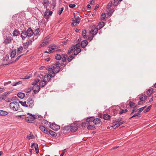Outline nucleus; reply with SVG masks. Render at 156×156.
Listing matches in <instances>:
<instances>
[{"mask_svg": "<svg viewBox=\"0 0 156 156\" xmlns=\"http://www.w3.org/2000/svg\"><path fill=\"white\" fill-rule=\"evenodd\" d=\"M81 51V50L80 48H77L76 49L74 52V55H77L79 53H80Z\"/></svg>", "mask_w": 156, "mask_h": 156, "instance_id": "obj_28", "label": "nucleus"}, {"mask_svg": "<svg viewBox=\"0 0 156 156\" xmlns=\"http://www.w3.org/2000/svg\"><path fill=\"white\" fill-rule=\"evenodd\" d=\"M49 74H47L45 75L44 77H43V80L45 81L48 82L51 81V78L49 77Z\"/></svg>", "mask_w": 156, "mask_h": 156, "instance_id": "obj_15", "label": "nucleus"}, {"mask_svg": "<svg viewBox=\"0 0 156 156\" xmlns=\"http://www.w3.org/2000/svg\"><path fill=\"white\" fill-rule=\"evenodd\" d=\"M23 47L22 46H20L17 49V55H19L22 53V51L23 50Z\"/></svg>", "mask_w": 156, "mask_h": 156, "instance_id": "obj_23", "label": "nucleus"}, {"mask_svg": "<svg viewBox=\"0 0 156 156\" xmlns=\"http://www.w3.org/2000/svg\"><path fill=\"white\" fill-rule=\"evenodd\" d=\"M105 25V23L102 21L100 22L97 26V28L98 30H99L102 28Z\"/></svg>", "mask_w": 156, "mask_h": 156, "instance_id": "obj_13", "label": "nucleus"}, {"mask_svg": "<svg viewBox=\"0 0 156 156\" xmlns=\"http://www.w3.org/2000/svg\"><path fill=\"white\" fill-rule=\"evenodd\" d=\"M48 43V41H47L45 42H43L41 44V46H43L46 45Z\"/></svg>", "mask_w": 156, "mask_h": 156, "instance_id": "obj_63", "label": "nucleus"}, {"mask_svg": "<svg viewBox=\"0 0 156 156\" xmlns=\"http://www.w3.org/2000/svg\"><path fill=\"white\" fill-rule=\"evenodd\" d=\"M87 32L86 30H82V35L84 38H87Z\"/></svg>", "mask_w": 156, "mask_h": 156, "instance_id": "obj_39", "label": "nucleus"}, {"mask_svg": "<svg viewBox=\"0 0 156 156\" xmlns=\"http://www.w3.org/2000/svg\"><path fill=\"white\" fill-rule=\"evenodd\" d=\"M88 44V42L87 40H83L81 43V45L82 48H84Z\"/></svg>", "mask_w": 156, "mask_h": 156, "instance_id": "obj_19", "label": "nucleus"}, {"mask_svg": "<svg viewBox=\"0 0 156 156\" xmlns=\"http://www.w3.org/2000/svg\"><path fill=\"white\" fill-rule=\"evenodd\" d=\"M32 74H29L27 76H25L24 78H22L23 80H27L29 79L30 78L32 77Z\"/></svg>", "mask_w": 156, "mask_h": 156, "instance_id": "obj_45", "label": "nucleus"}, {"mask_svg": "<svg viewBox=\"0 0 156 156\" xmlns=\"http://www.w3.org/2000/svg\"><path fill=\"white\" fill-rule=\"evenodd\" d=\"M72 20L74 22V23H76V25H77L79 23L81 19L79 18V17H78V18H76V19L75 20L73 18Z\"/></svg>", "mask_w": 156, "mask_h": 156, "instance_id": "obj_27", "label": "nucleus"}, {"mask_svg": "<svg viewBox=\"0 0 156 156\" xmlns=\"http://www.w3.org/2000/svg\"><path fill=\"white\" fill-rule=\"evenodd\" d=\"M54 67L53 66H48L47 68H46V69L47 70L49 71L50 69H53V68Z\"/></svg>", "mask_w": 156, "mask_h": 156, "instance_id": "obj_54", "label": "nucleus"}, {"mask_svg": "<svg viewBox=\"0 0 156 156\" xmlns=\"http://www.w3.org/2000/svg\"><path fill=\"white\" fill-rule=\"evenodd\" d=\"M75 57L73 56L72 55H70L67 59V60L69 62H70Z\"/></svg>", "mask_w": 156, "mask_h": 156, "instance_id": "obj_43", "label": "nucleus"}, {"mask_svg": "<svg viewBox=\"0 0 156 156\" xmlns=\"http://www.w3.org/2000/svg\"><path fill=\"white\" fill-rule=\"evenodd\" d=\"M152 107V105H150L147 107L144 111V113H146L149 112L151 109V107Z\"/></svg>", "mask_w": 156, "mask_h": 156, "instance_id": "obj_42", "label": "nucleus"}, {"mask_svg": "<svg viewBox=\"0 0 156 156\" xmlns=\"http://www.w3.org/2000/svg\"><path fill=\"white\" fill-rule=\"evenodd\" d=\"M56 0H53L51 5L53 6L52 8L54 9L56 6Z\"/></svg>", "mask_w": 156, "mask_h": 156, "instance_id": "obj_57", "label": "nucleus"}, {"mask_svg": "<svg viewBox=\"0 0 156 156\" xmlns=\"http://www.w3.org/2000/svg\"><path fill=\"white\" fill-rule=\"evenodd\" d=\"M154 90L153 88H151L148 90L147 91V95L150 96L153 93Z\"/></svg>", "mask_w": 156, "mask_h": 156, "instance_id": "obj_30", "label": "nucleus"}, {"mask_svg": "<svg viewBox=\"0 0 156 156\" xmlns=\"http://www.w3.org/2000/svg\"><path fill=\"white\" fill-rule=\"evenodd\" d=\"M47 81H45L43 80H41L40 82L39 86L41 87H44L47 84Z\"/></svg>", "mask_w": 156, "mask_h": 156, "instance_id": "obj_20", "label": "nucleus"}, {"mask_svg": "<svg viewBox=\"0 0 156 156\" xmlns=\"http://www.w3.org/2000/svg\"><path fill=\"white\" fill-rule=\"evenodd\" d=\"M114 12V9H111V10H109L108 12V15L109 16H111Z\"/></svg>", "mask_w": 156, "mask_h": 156, "instance_id": "obj_48", "label": "nucleus"}, {"mask_svg": "<svg viewBox=\"0 0 156 156\" xmlns=\"http://www.w3.org/2000/svg\"><path fill=\"white\" fill-rule=\"evenodd\" d=\"M119 3V0H114L113 2H112V5H113L116 6Z\"/></svg>", "mask_w": 156, "mask_h": 156, "instance_id": "obj_44", "label": "nucleus"}, {"mask_svg": "<svg viewBox=\"0 0 156 156\" xmlns=\"http://www.w3.org/2000/svg\"><path fill=\"white\" fill-rule=\"evenodd\" d=\"M16 53V49H13L12 52L10 53V56L12 58L15 57Z\"/></svg>", "mask_w": 156, "mask_h": 156, "instance_id": "obj_17", "label": "nucleus"}, {"mask_svg": "<svg viewBox=\"0 0 156 156\" xmlns=\"http://www.w3.org/2000/svg\"><path fill=\"white\" fill-rule=\"evenodd\" d=\"M20 56L19 55V56H18L17 58H16V59L14 60V61H12V62H9L7 64H5V65H9L10 64H12V63H14V62H16V61H17L20 58Z\"/></svg>", "mask_w": 156, "mask_h": 156, "instance_id": "obj_40", "label": "nucleus"}, {"mask_svg": "<svg viewBox=\"0 0 156 156\" xmlns=\"http://www.w3.org/2000/svg\"><path fill=\"white\" fill-rule=\"evenodd\" d=\"M34 85L32 90L35 94H37L40 90V86L37 84L33 85Z\"/></svg>", "mask_w": 156, "mask_h": 156, "instance_id": "obj_4", "label": "nucleus"}, {"mask_svg": "<svg viewBox=\"0 0 156 156\" xmlns=\"http://www.w3.org/2000/svg\"><path fill=\"white\" fill-rule=\"evenodd\" d=\"M112 2L110 1L109 3L108 4L107 7V9H109L110 7H111L112 5Z\"/></svg>", "mask_w": 156, "mask_h": 156, "instance_id": "obj_61", "label": "nucleus"}, {"mask_svg": "<svg viewBox=\"0 0 156 156\" xmlns=\"http://www.w3.org/2000/svg\"><path fill=\"white\" fill-rule=\"evenodd\" d=\"M75 45H73L71 47L69 48V50L67 54L68 55H70V54L71 52L73 51L74 50H75Z\"/></svg>", "mask_w": 156, "mask_h": 156, "instance_id": "obj_22", "label": "nucleus"}, {"mask_svg": "<svg viewBox=\"0 0 156 156\" xmlns=\"http://www.w3.org/2000/svg\"><path fill=\"white\" fill-rule=\"evenodd\" d=\"M49 2L48 0H44L43 4L44 8H47V7L49 5Z\"/></svg>", "mask_w": 156, "mask_h": 156, "instance_id": "obj_21", "label": "nucleus"}, {"mask_svg": "<svg viewBox=\"0 0 156 156\" xmlns=\"http://www.w3.org/2000/svg\"><path fill=\"white\" fill-rule=\"evenodd\" d=\"M41 122L42 124H44V126L45 124H48V123L49 122L48 121L44 119H43Z\"/></svg>", "mask_w": 156, "mask_h": 156, "instance_id": "obj_51", "label": "nucleus"}, {"mask_svg": "<svg viewBox=\"0 0 156 156\" xmlns=\"http://www.w3.org/2000/svg\"><path fill=\"white\" fill-rule=\"evenodd\" d=\"M28 107L32 108L34 105V101L32 98H30L27 101Z\"/></svg>", "mask_w": 156, "mask_h": 156, "instance_id": "obj_5", "label": "nucleus"}, {"mask_svg": "<svg viewBox=\"0 0 156 156\" xmlns=\"http://www.w3.org/2000/svg\"><path fill=\"white\" fill-rule=\"evenodd\" d=\"M26 32L27 37H30L34 34L33 30L31 28H29L27 30H26Z\"/></svg>", "mask_w": 156, "mask_h": 156, "instance_id": "obj_6", "label": "nucleus"}, {"mask_svg": "<svg viewBox=\"0 0 156 156\" xmlns=\"http://www.w3.org/2000/svg\"><path fill=\"white\" fill-rule=\"evenodd\" d=\"M101 17L100 19V20H104L105 18L106 15H105L104 13H103L101 15Z\"/></svg>", "mask_w": 156, "mask_h": 156, "instance_id": "obj_52", "label": "nucleus"}, {"mask_svg": "<svg viewBox=\"0 0 156 156\" xmlns=\"http://www.w3.org/2000/svg\"><path fill=\"white\" fill-rule=\"evenodd\" d=\"M23 48L24 49L27 48L29 46L27 44V43L26 42L23 43Z\"/></svg>", "mask_w": 156, "mask_h": 156, "instance_id": "obj_55", "label": "nucleus"}, {"mask_svg": "<svg viewBox=\"0 0 156 156\" xmlns=\"http://www.w3.org/2000/svg\"><path fill=\"white\" fill-rule=\"evenodd\" d=\"M94 117V116L89 117L87 118L86 121L87 122L90 123L92 122H93Z\"/></svg>", "mask_w": 156, "mask_h": 156, "instance_id": "obj_18", "label": "nucleus"}, {"mask_svg": "<svg viewBox=\"0 0 156 156\" xmlns=\"http://www.w3.org/2000/svg\"><path fill=\"white\" fill-rule=\"evenodd\" d=\"M31 90V87H28L26 89H25L24 90V91L25 93H28L30 92Z\"/></svg>", "mask_w": 156, "mask_h": 156, "instance_id": "obj_49", "label": "nucleus"}, {"mask_svg": "<svg viewBox=\"0 0 156 156\" xmlns=\"http://www.w3.org/2000/svg\"><path fill=\"white\" fill-rule=\"evenodd\" d=\"M12 34L13 36H18L20 34V32L18 30L15 29L13 31Z\"/></svg>", "mask_w": 156, "mask_h": 156, "instance_id": "obj_25", "label": "nucleus"}, {"mask_svg": "<svg viewBox=\"0 0 156 156\" xmlns=\"http://www.w3.org/2000/svg\"><path fill=\"white\" fill-rule=\"evenodd\" d=\"M101 122V120L100 118L95 119V118H94L93 123L94 125H98L99 126Z\"/></svg>", "mask_w": 156, "mask_h": 156, "instance_id": "obj_9", "label": "nucleus"}, {"mask_svg": "<svg viewBox=\"0 0 156 156\" xmlns=\"http://www.w3.org/2000/svg\"><path fill=\"white\" fill-rule=\"evenodd\" d=\"M17 96L19 98L21 99H23L25 96V94L23 93L19 92L17 94Z\"/></svg>", "mask_w": 156, "mask_h": 156, "instance_id": "obj_26", "label": "nucleus"}, {"mask_svg": "<svg viewBox=\"0 0 156 156\" xmlns=\"http://www.w3.org/2000/svg\"><path fill=\"white\" fill-rule=\"evenodd\" d=\"M27 34L26 30H24L22 31L21 36L23 40H24L27 37Z\"/></svg>", "mask_w": 156, "mask_h": 156, "instance_id": "obj_12", "label": "nucleus"}, {"mask_svg": "<svg viewBox=\"0 0 156 156\" xmlns=\"http://www.w3.org/2000/svg\"><path fill=\"white\" fill-rule=\"evenodd\" d=\"M111 116L108 114H105L104 115L103 118L105 120H109L110 119Z\"/></svg>", "mask_w": 156, "mask_h": 156, "instance_id": "obj_32", "label": "nucleus"}, {"mask_svg": "<svg viewBox=\"0 0 156 156\" xmlns=\"http://www.w3.org/2000/svg\"><path fill=\"white\" fill-rule=\"evenodd\" d=\"M10 108L14 111H17L19 109V104L16 101H14L10 103L9 104Z\"/></svg>", "mask_w": 156, "mask_h": 156, "instance_id": "obj_1", "label": "nucleus"}, {"mask_svg": "<svg viewBox=\"0 0 156 156\" xmlns=\"http://www.w3.org/2000/svg\"><path fill=\"white\" fill-rule=\"evenodd\" d=\"M8 112H7L3 110H0V115H7Z\"/></svg>", "mask_w": 156, "mask_h": 156, "instance_id": "obj_36", "label": "nucleus"}, {"mask_svg": "<svg viewBox=\"0 0 156 156\" xmlns=\"http://www.w3.org/2000/svg\"><path fill=\"white\" fill-rule=\"evenodd\" d=\"M44 18L45 19H48V18L49 16H48V12L45 11L44 13Z\"/></svg>", "mask_w": 156, "mask_h": 156, "instance_id": "obj_53", "label": "nucleus"}, {"mask_svg": "<svg viewBox=\"0 0 156 156\" xmlns=\"http://www.w3.org/2000/svg\"><path fill=\"white\" fill-rule=\"evenodd\" d=\"M49 124H50V127L53 130L57 131L60 129V126L58 125L55 123H51L50 122H49Z\"/></svg>", "mask_w": 156, "mask_h": 156, "instance_id": "obj_3", "label": "nucleus"}, {"mask_svg": "<svg viewBox=\"0 0 156 156\" xmlns=\"http://www.w3.org/2000/svg\"><path fill=\"white\" fill-rule=\"evenodd\" d=\"M69 126H66L64 127H62L61 129L64 130V131H66V132H68L69 130H70Z\"/></svg>", "mask_w": 156, "mask_h": 156, "instance_id": "obj_31", "label": "nucleus"}, {"mask_svg": "<svg viewBox=\"0 0 156 156\" xmlns=\"http://www.w3.org/2000/svg\"><path fill=\"white\" fill-rule=\"evenodd\" d=\"M128 112V110L127 109H122L119 112V114L121 115L123 113L126 112Z\"/></svg>", "mask_w": 156, "mask_h": 156, "instance_id": "obj_58", "label": "nucleus"}, {"mask_svg": "<svg viewBox=\"0 0 156 156\" xmlns=\"http://www.w3.org/2000/svg\"><path fill=\"white\" fill-rule=\"evenodd\" d=\"M147 96L144 94H141L140 97V99L141 101H144L147 98Z\"/></svg>", "mask_w": 156, "mask_h": 156, "instance_id": "obj_29", "label": "nucleus"}, {"mask_svg": "<svg viewBox=\"0 0 156 156\" xmlns=\"http://www.w3.org/2000/svg\"><path fill=\"white\" fill-rule=\"evenodd\" d=\"M48 132L47 135L50 134L53 137H55L57 136L56 133L51 130H50Z\"/></svg>", "mask_w": 156, "mask_h": 156, "instance_id": "obj_16", "label": "nucleus"}, {"mask_svg": "<svg viewBox=\"0 0 156 156\" xmlns=\"http://www.w3.org/2000/svg\"><path fill=\"white\" fill-rule=\"evenodd\" d=\"M39 129L41 130L44 133L47 134H48V130L44 126L39 125Z\"/></svg>", "mask_w": 156, "mask_h": 156, "instance_id": "obj_8", "label": "nucleus"}, {"mask_svg": "<svg viewBox=\"0 0 156 156\" xmlns=\"http://www.w3.org/2000/svg\"><path fill=\"white\" fill-rule=\"evenodd\" d=\"M78 127L77 123H72L69 126L70 131L72 133L75 132L78 129Z\"/></svg>", "mask_w": 156, "mask_h": 156, "instance_id": "obj_2", "label": "nucleus"}, {"mask_svg": "<svg viewBox=\"0 0 156 156\" xmlns=\"http://www.w3.org/2000/svg\"><path fill=\"white\" fill-rule=\"evenodd\" d=\"M34 41V38H31V39H29V40L27 41L26 42L27 43L28 45L29 46L30 45H31L33 41Z\"/></svg>", "mask_w": 156, "mask_h": 156, "instance_id": "obj_37", "label": "nucleus"}, {"mask_svg": "<svg viewBox=\"0 0 156 156\" xmlns=\"http://www.w3.org/2000/svg\"><path fill=\"white\" fill-rule=\"evenodd\" d=\"M87 123H86V122H82L80 126L81 127H86L87 125H87Z\"/></svg>", "mask_w": 156, "mask_h": 156, "instance_id": "obj_60", "label": "nucleus"}, {"mask_svg": "<svg viewBox=\"0 0 156 156\" xmlns=\"http://www.w3.org/2000/svg\"><path fill=\"white\" fill-rule=\"evenodd\" d=\"M128 105L131 108H132L134 109L136 108L137 106V104L131 101H130L129 102Z\"/></svg>", "mask_w": 156, "mask_h": 156, "instance_id": "obj_11", "label": "nucleus"}, {"mask_svg": "<svg viewBox=\"0 0 156 156\" xmlns=\"http://www.w3.org/2000/svg\"><path fill=\"white\" fill-rule=\"evenodd\" d=\"M123 119L122 118L119 117L118 119L117 120H113V122H119L120 121H121Z\"/></svg>", "mask_w": 156, "mask_h": 156, "instance_id": "obj_56", "label": "nucleus"}, {"mask_svg": "<svg viewBox=\"0 0 156 156\" xmlns=\"http://www.w3.org/2000/svg\"><path fill=\"white\" fill-rule=\"evenodd\" d=\"M98 30L96 27L93 28H92L91 30L89 31V34H96L98 33Z\"/></svg>", "mask_w": 156, "mask_h": 156, "instance_id": "obj_10", "label": "nucleus"}, {"mask_svg": "<svg viewBox=\"0 0 156 156\" xmlns=\"http://www.w3.org/2000/svg\"><path fill=\"white\" fill-rule=\"evenodd\" d=\"M61 69V68L59 66H56L55 67L54 66L52 73L53 74L57 73L59 72Z\"/></svg>", "mask_w": 156, "mask_h": 156, "instance_id": "obj_7", "label": "nucleus"}, {"mask_svg": "<svg viewBox=\"0 0 156 156\" xmlns=\"http://www.w3.org/2000/svg\"><path fill=\"white\" fill-rule=\"evenodd\" d=\"M16 117L18 118L19 119H25V118L26 117V115H17L16 116Z\"/></svg>", "mask_w": 156, "mask_h": 156, "instance_id": "obj_35", "label": "nucleus"}, {"mask_svg": "<svg viewBox=\"0 0 156 156\" xmlns=\"http://www.w3.org/2000/svg\"><path fill=\"white\" fill-rule=\"evenodd\" d=\"M76 5L74 4H71L69 5V6L70 8H73L76 6Z\"/></svg>", "mask_w": 156, "mask_h": 156, "instance_id": "obj_64", "label": "nucleus"}, {"mask_svg": "<svg viewBox=\"0 0 156 156\" xmlns=\"http://www.w3.org/2000/svg\"><path fill=\"white\" fill-rule=\"evenodd\" d=\"M25 120L26 121L30 123H32L31 121H33L32 117L29 116H28L27 117H26L25 118Z\"/></svg>", "mask_w": 156, "mask_h": 156, "instance_id": "obj_33", "label": "nucleus"}, {"mask_svg": "<svg viewBox=\"0 0 156 156\" xmlns=\"http://www.w3.org/2000/svg\"><path fill=\"white\" fill-rule=\"evenodd\" d=\"M6 39L4 41V43L5 44H7L10 43L11 41V38L9 36L6 37Z\"/></svg>", "mask_w": 156, "mask_h": 156, "instance_id": "obj_14", "label": "nucleus"}, {"mask_svg": "<svg viewBox=\"0 0 156 156\" xmlns=\"http://www.w3.org/2000/svg\"><path fill=\"white\" fill-rule=\"evenodd\" d=\"M62 58V56L58 54H57L55 56V58L58 60H60Z\"/></svg>", "mask_w": 156, "mask_h": 156, "instance_id": "obj_41", "label": "nucleus"}, {"mask_svg": "<svg viewBox=\"0 0 156 156\" xmlns=\"http://www.w3.org/2000/svg\"><path fill=\"white\" fill-rule=\"evenodd\" d=\"M96 128V127L94 125H89L87 126V129L88 130H94Z\"/></svg>", "mask_w": 156, "mask_h": 156, "instance_id": "obj_34", "label": "nucleus"}, {"mask_svg": "<svg viewBox=\"0 0 156 156\" xmlns=\"http://www.w3.org/2000/svg\"><path fill=\"white\" fill-rule=\"evenodd\" d=\"M27 138L28 140H30L31 139L34 138V136L33 134L31 132L29 134L27 135Z\"/></svg>", "mask_w": 156, "mask_h": 156, "instance_id": "obj_38", "label": "nucleus"}, {"mask_svg": "<svg viewBox=\"0 0 156 156\" xmlns=\"http://www.w3.org/2000/svg\"><path fill=\"white\" fill-rule=\"evenodd\" d=\"M39 81V80L38 79H36L32 83V85H35Z\"/></svg>", "mask_w": 156, "mask_h": 156, "instance_id": "obj_62", "label": "nucleus"}, {"mask_svg": "<svg viewBox=\"0 0 156 156\" xmlns=\"http://www.w3.org/2000/svg\"><path fill=\"white\" fill-rule=\"evenodd\" d=\"M11 93V92L10 91H8L7 92H5L2 94L1 95L3 96L4 98H6V96L7 94H10V93Z\"/></svg>", "mask_w": 156, "mask_h": 156, "instance_id": "obj_47", "label": "nucleus"}, {"mask_svg": "<svg viewBox=\"0 0 156 156\" xmlns=\"http://www.w3.org/2000/svg\"><path fill=\"white\" fill-rule=\"evenodd\" d=\"M62 61L64 62H66L68 58V56L66 54H62Z\"/></svg>", "mask_w": 156, "mask_h": 156, "instance_id": "obj_24", "label": "nucleus"}, {"mask_svg": "<svg viewBox=\"0 0 156 156\" xmlns=\"http://www.w3.org/2000/svg\"><path fill=\"white\" fill-rule=\"evenodd\" d=\"M146 106H145L140 108L138 109V110L137 112V113L139 114L140 115V113L144 110V108H146Z\"/></svg>", "mask_w": 156, "mask_h": 156, "instance_id": "obj_46", "label": "nucleus"}, {"mask_svg": "<svg viewBox=\"0 0 156 156\" xmlns=\"http://www.w3.org/2000/svg\"><path fill=\"white\" fill-rule=\"evenodd\" d=\"M119 126H120V125H119V122H118V123H116L115 125H113L112 126V127L114 129H115Z\"/></svg>", "mask_w": 156, "mask_h": 156, "instance_id": "obj_50", "label": "nucleus"}, {"mask_svg": "<svg viewBox=\"0 0 156 156\" xmlns=\"http://www.w3.org/2000/svg\"><path fill=\"white\" fill-rule=\"evenodd\" d=\"M35 34H34V35L36 36L38 34L39 32H40V29L39 28H37L36 30H35Z\"/></svg>", "mask_w": 156, "mask_h": 156, "instance_id": "obj_59", "label": "nucleus"}]
</instances>
